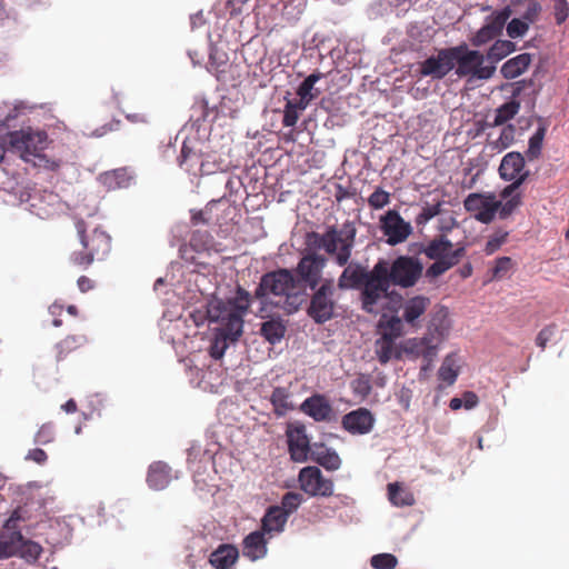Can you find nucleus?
I'll return each instance as SVG.
<instances>
[{"label": "nucleus", "mask_w": 569, "mask_h": 569, "mask_svg": "<svg viewBox=\"0 0 569 569\" xmlns=\"http://www.w3.org/2000/svg\"><path fill=\"white\" fill-rule=\"evenodd\" d=\"M353 393L365 399L371 392V383L368 377L360 376L351 382Z\"/></svg>", "instance_id": "5fc2aeb1"}, {"label": "nucleus", "mask_w": 569, "mask_h": 569, "mask_svg": "<svg viewBox=\"0 0 569 569\" xmlns=\"http://www.w3.org/2000/svg\"><path fill=\"white\" fill-rule=\"evenodd\" d=\"M376 355L382 365H386L393 357L397 358L399 355L395 348V339L381 336L376 342Z\"/></svg>", "instance_id": "a19ab883"}, {"label": "nucleus", "mask_w": 569, "mask_h": 569, "mask_svg": "<svg viewBox=\"0 0 569 569\" xmlns=\"http://www.w3.org/2000/svg\"><path fill=\"white\" fill-rule=\"evenodd\" d=\"M450 329L451 322L448 310L443 308L433 315L425 335L439 347V345L448 338Z\"/></svg>", "instance_id": "aec40b11"}, {"label": "nucleus", "mask_w": 569, "mask_h": 569, "mask_svg": "<svg viewBox=\"0 0 569 569\" xmlns=\"http://www.w3.org/2000/svg\"><path fill=\"white\" fill-rule=\"evenodd\" d=\"M516 50V44L509 40H497L488 50L486 58L489 64H496Z\"/></svg>", "instance_id": "e433bc0d"}, {"label": "nucleus", "mask_w": 569, "mask_h": 569, "mask_svg": "<svg viewBox=\"0 0 569 569\" xmlns=\"http://www.w3.org/2000/svg\"><path fill=\"white\" fill-rule=\"evenodd\" d=\"M520 110V102L517 100L508 101L496 109L495 116L491 122H488V127H500L513 119Z\"/></svg>", "instance_id": "f704fd0d"}, {"label": "nucleus", "mask_w": 569, "mask_h": 569, "mask_svg": "<svg viewBox=\"0 0 569 569\" xmlns=\"http://www.w3.org/2000/svg\"><path fill=\"white\" fill-rule=\"evenodd\" d=\"M298 481L300 489L310 497H330L333 493L332 480L326 478L318 467H303Z\"/></svg>", "instance_id": "4468645a"}, {"label": "nucleus", "mask_w": 569, "mask_h": 569, "mask_svg": "<svg viewBox=\"0 0 569 569\" xmlns=\"http://www.w3.org/2000/svg\"><path fill=\"white\" fill-rule=\"evenodd\" d=\"M288 520L280 507H270L262 518V532H281Z\"/></svg>", "instance_id": "2f4dec72"}, {"label": "nucleus", "mask_w": 569, "mask_h": 569, "mask_svg": "<svg viewBox=\"0 0 569 569\" xmlns=\"http://www.w3.org/2000/svg\"><path fill=\"white\" fill-rule=\"evenodd\" d=\"M171 468L162 462L156 461L149 466L147 473V483L153 490L164 489L171 481Z\"/></svg>", "instance_id": "b1692460"}, {"label": "nucleus", "mask_w": 569, "mask_h": 569, "mask_svg": "<svg viewBox=\"0 0 569 569\" xmlns=\"http://www.w3.org/2000/svg\"><path fill=\"white\" fill-rule=\"evenodd\" d=\"M516 128L513 124L502 127L498 138L488 142V148L497 153L508 149L515 141Z\"/></svg>", "instance_id": "58836bf2"}, {"label": "nucleus", "mask_w": 569, "mask_h": 569, "mask_svg": "<svg viewBox=\"0 0 569 569\" xmlns=\"http://www.w3.org/2000/svg\"><path fill=\"white\" fill-rule=\"evenodd\" d=\"M210 156L202 158V162L200 163L198 174H211L218 170H222L221 163H218L214 159L211 161Z\"/></svg>", "instance_id": "0e129e2a"}, {"label": "nucleus", "mask_w": 569, "mask_h": 569, "mask_svg": "<svg viewBox=\"0 0 569 569\" xmlns=\"http://www.w3.org/2000/svg\"><path fill=\"white\" fill-rule=\"evenodd\" d=\"M529 28V23L525 19H512L507 24V33L510 38H519L522 37Z\"/></svg>", "instance_id": "6e6d98bb"}, {"label": "nucleus", "mask_w": 569, "mask_h": 569, "mask_svg": "<svg viewBox=\"0 0 569 569\" xmlns=\"http://www.w3.org/2000/svg\"><path fill=\"white\" fill-rule=\"evenodd\" d=\"M379 326L382 329V337H388L390 339H397L407 332V323L400 313L390 317L383 313Z\"/></svg>", "instance_id": "7c9ffc66"}, {"label": "nucleus", "mask_w": 569, "mask_h": 569, "mask_svg": "<svg viewBox=\"0 0 569 569\" xmlns=\"http://www.w3.org/2000/svg\"><path fill=\"white\" fill-rule=\"evenodd\" d=\"M28 107L24 102L18 101L13 104L0 103V129L9 126V122L23 113Z\"/></svg>", "instance_id": "79ce46f5"}, {"label": "nucleus", "mask_w": 569, "mask_h": 569, "mask_svg": "<svg viewBox=\"0 0 569 569\" xmlns=\"http://www.w3.org/2000/svg\"><path fill=\"white\" fill-rule=\"evenodd\" d=\"M430 306V299L425 296H415L400 302L397 312L400 313L410 330L421 327L420 318Z\"/></svg>", "instance_id": "f3484780"}, {"label": "nucleus", "mask_w": 569, "mask_h": 569, "mask_svg": "<svg viewBox=\"0 0 569 569\" xmlns=\"http://www.w3.org/2000/svg\"><path fill=\"white\" fill-rule=\"evenodd\" d=\"M439 379L451 386L458 377L457 361L453 355L447 356L438 371Z\"/></svg>", "instance_id": "37998d69"}, {"label": "nucleus", "mask_w": 569, "mask_h": 569, "mask_svg": "<svg viewBox=\"0 0 569 569\" xmlns=\"http://www.w3.org/2000/svg\"><path fill=\"white\" fill-rule=\"evenodd\" d=\"M306 108L307 106L299 100H288L283 110V126L295 127L300 113L306 110Z\"/></svg>", "instance_id": "c03bdc74"}, {"label": "nucleus", "mask_w": 569, "mask_h": 569, "mask_svg": "<svg viewBox=\"0 0 569 569\" xmlns=\"http://www.w3.org/2000/svg\"><path fill=\"white\" fill-rule=\"evenodd\" d=\"M545 138V128L539 127L537 131L530 137L527 150V157L532 160L540 156L542 141Z\"/></svg>", "instance_id": "3c124183"}, {"label": "nucleus", "mask_w": 569, "mask_h": 569, "mask_svg": "<svg viewBox=\"0 0 569 569\" xmlns=\"http://www.w3.org/2000/svg\"><path fill=\"white\" fill-rule=\"evenodd\" d=\"M388 497L390 502L397 507L411 506L415 502L411 492L400 487L398 483L388 485Z\"/></svg>", "instance_id": "ea45409f"}, {"label": "nucleus", "mask_w": 569, "mask_h": 569, "mask_svg": "<svg viewBox=\"0 0 569 569\" xmlns=\"http://www.w3.org/2000/svg\"><path fill=\"white\" fill-rule=\"evenodd\" d=\"M501 201L492 193L473 192L463 201L466 211L482 223H490L495 219Z\"/></svg>", "instance_id": "ddd939ff"}, {"label": "nucleus", "mask_w": 569, "mask_h": 569, "mask_svg": "<svg viewBox=\"0 0 569 569\" xmlns=\"http://www.w3.org/2000/svg\"><path fill=\"white\" fill-rule=\"evenodd\" d=\"M76 229L80 238V242L84 250L97 259H102L111 249V238L104 232L96 228L91 236L86 234V223L81 219L76 220Z\"/></svg>", "instance_id": "2eb2a0df"}, {"label": "nucleus", "mask_w": 569, "mask_h": 569, "mask_svg": "<svg viewBox=\"0 0 569 569\" xmlns=\"http://www.w3.org/2000/svg\"><path fill=\"white\" fill-rule=\"evenodd\" d=\"M333 279H325L313 290L308 307V315L316 323H325L336 313L337 299Z\"/></svg>", "instance_id": "0eeeda50"}, {"label": "nucleus", "mask_w": 569, "mask_h": 569, "mask_svg": "<svg viewBox=\"0 0 569 569\" xmlns=\"http://www.w3.org/2000/svg\"><path fill=\"white\" fill-rule=\"evenodd\" d=\"M194 142L189 139L183 141L178 162L187 172L197 176L203 156L196 150Z\"/></svg>", "instance_id": "393cba45"}, {"label": "nucleus", "mask_w": 569, "mask_h": 569, "mask_svg": "<svg viewBox=\"0 0 569 569\" xmlns=\"http://www.w3.org/2000/svg\"><path fill=\"white\" fill-rule=\"evenodd\" d=\"M130 179L131 177L124 168L107 171L99 176V181L108 189L128 187Z\"/></svg>", "instance_id": "72a5a7b5"}, {"label": "nucleus", "mask_w": 569, "mask_h": 569, "mask_svg": "<svg viewBox=\"0 0 569 569\" xmlns=\"http://www.w3.org/2000/svg\"><path fill=\"white\" fill-rule=\"evenodd\" d=\"M499 174L503 180L511 181V184L506 187L501 193L502 198H507L518 189L528 177V171H525V159L522 154L519 152L507 153L500 162Z\"/></svg>", "instance_id": "f8f14e48"}, {"label": "nucleus", "mask_w": 569, "mask_h": 569, "mask_svg": "<svg viewBox=\"0 0 569 569\" xmlns=\"http://www.w3.org/2000/svg\"><path fill=\"white\" fill-rule=\"evenodd\" d=\"M214 331L216 336L210 346V355L214 359H220L224 355L229 342H234L238 339H231L229 336L223 335L222 330L220 329H214Z\"/></svg>", "instance_id": "49530a36"}, {"label": "nucleus", "mask_w": 569, "mask_h": 569, "mask_svg": "<svg viewBox=\"0 0 569 569\" xmlns=\"http://www.w3.org/2000/svg\"><path fill=\"white\" fill-rule=\"evenodd\" d=\"M385 264L390 283L402 288L416 284L423 270V266L418 259L407 256L398 257L391 264L385 261Z\"/></svg>", "instance_id": "9d476101"}, {"label": "nucleus", "mask_w": 569, "mask_h": 569, "mask_svg": "<svg viewBox=\"0 0 569 569\" xmlns=\"http://www.w3.org/2000/svg\"><path fill=\"white\" fill-rule=\"evenodd\" d=\"M438 346L428 336L408 339L405 343V352L415 357H422L430 363L437 356Z\"/></svg>", "instance_id": "412c9836"}, {"label": "nucleus", "mask_w": 569, "mask_h": 569, "mask_svg": "<svg viewBox=\"0 0 569 569\" xmlns=\"http://www.w3.org/2000/svg\"><path fill=\"white\" fill-rule=\"evenodd\" d=\"M455 266H457V263L433 260V263L427 269L426 274L429 278H437Z\"/></svg>", "instance_id": "13d9d810"}, {"label": "nucleus", "mask_w": 569, "mask_h": 569, "mask_svg": "<svg viewBox=\"0 0 569 569\" xmlns=\"http://www.w3.org/2000/svg\"><path fill=\"white\" fill-rule=\"evenodd\" d=\"M376 419L367 408H358L345 415L342 418L343 428L352 435H367L375 426Z\"/></svg>", "instance_id": "a211bd4d"}, {"label": "nucleus", "mask_w": 569, "mask_h": 569, "mask_svg": "<svg viewBox=\"0 0 569 569\" xmlns=\"http://www.w3.org/2000/svg\"><path fill=\"white\" fill-rule=\"evenodd\" d=\"M369 276L370 271H367L360 264L349 263L338 279V287L340 289L361 288Z\"/></svg>", "instance_id": "4be33fe9"}, {"label": "nucleus", "mask_w": 569, "mask_h": 569, "mask_svg": "<svg viewBox=\"0 0 569 569\" xmlns=\"http://www.w3.org/2000/svg\"><path fill=\"white\" fill-rule=\"evenodd\" d=\"M271 298L274 300H270V303L279 306L288 313H293L306 301L307 293L299 286L292 270L278 269L261 277L254 293V299L260 300L262 305Z\"/></svg>", "instance_id": "f03ea898"}, {"label": "nucleus", "mask_w": 569, "mask_h": 569, "mask_svg": "<svg viewBox=\"0 0 569 569\" xmlns=\"http://www.w3.org/2000/svg\"><path fill=\"white\" fill-rule=\"evenodd\" d=\"M227 62V56L222 52H218L214 48H210L209 52V70L219 71L220 67Z\"/></svg>", "instance_id": "680f3d73"}, {"label": "nucleus", "mask_w": 569, "mask_h": 569, "mask_svg": "<svg viewBox=\"0 0 569 569\" xmlns=\"http://www.w3.org/2000/svg\"><path fill=\"white\" fill-rule=\"evenodd\" d=\"M506 237H507V233L501 234V236H495V237L490 238L486 243L485 252L487 254L495 253L506 241Z\"/></svg>", "instance_id": "774afa93"}, {"label": "nucleus", "mask_w": 569, "mask_h": 569, "mask_svg": "<svg viewBox=\"0 0 569 569\" xmlns=\"http://www.w3.org/2000/svg\"><path fill=\"white\" fill-rule=\"evenodd\" d=\"M14 142L26 162L49 170L58 168L59 164L43 153L48 143V136L44 131H21Z\"/></svg>", "instance_id": "423d86ee"}, {"label": "nucleus", "mask_w": 569, "mask_h": 569, "mask_svg": "<svg viewBox=\"0 0 569 569\" xmlns=\"http://www.w3.org/2000/svg\"><path fill=\"white\" fill-rule=\"evenodd\" d=\"M270 401L278 416H283L293 409V405L290 401V392L287 388H274L270 396Z\"/></svg>", "instance_id": "4c0bfd02"}, {"label": "nucleus", "mask_w": 569, "mask_h": 569, "mask_svg": "<svg viewBox=\"0 0 569 569\" xmlns=\"http://www.w3.org/2000/svg\"><path fill=\"white\" fill-rule=\"evenodd\" d=\"M497 36L487 26H482L477 33L472 37L471 42L476 47L483 46L495 39Z\"/></svg>", "instance_id": "4d7b16f0"}, {"label": "nucleus", "mask_w": 569, "mask_h": 569, "mask_svg": "<svg viewBox=\"0 0 569 569\" xmlns=\"http://www.w3.org/2000/svg\"><path fill=\"white\" fill-rule=\"evenodd\" d=\"M328 259L315 250H308L292 269L296 280L299 281L302 290L307 288L315 290L323 282V269Z\"/></svg>", "instance_id": "6e6552de"}, {"label": "nucleus", "mask_w": 569, "mask_h": 569, "mask_svg": "<svg viewBox=\"0 0 569 569\" xmlns=\"http://www.w3.org/2000/svg\"><path fill=\"white\" fill-rule=\"evenodd\" d=\"M251 303L250 295L238 288L234 296L227 300L213 297L203 309L190 312V318L197 327L206 322L216 323L214 329L222 330L223 335L231 339H238L242 335L243 316Z\"/></svg>", "instance_id": "f257e3e1"}, {"label": "nucleus", "mask_w": 569, "mask_h": 569, "mask_svg": "<svg viewBox=\"0 0 569 569\" xmlns=\"http://www.w3.org/2000/svg\"><path fill=\"white\" fill-rule=\"evenodd\" d=\"M355 239L356 228L347 222L340 228L329 227L323 233L308 234V244L325 250L338 266L343 267L351 258Z\"/></svg>", "instance_id": "7ed1b4c3"}, {"label": "nucleus", "mask_w": 569, "mask_h": 569, "mask_svg": "<svg viewBox=\"0 0 569 569\" xmlns=\"http://www.w3.org/2000/svg\"><path fill=\"white\" fill-rule=\"evenodd\" d=\"M378 226L386 243L392 247L406 242L413 232L411 223L395 209L380 216Z\"/></svg>", "instance_id": "9b49d317"}, {"label": "nucleus", "mask_w": 569, "mask_h": 569, "mask_svg": "<svg viewBox=\"0 0 569 569\" xmlns=\"http://www.w3.org/2000/svg\"><path fill=\"white\" fill-rule=\"evenodd\" d=\"M510 9L505 8L499 11L492 12L487 19L485 26L489 27L496 36H499L510 17Z\"/></svg>", "instance_id": "a18cd8bd"}, {"label": "nucleus", "mask_w": 569, "mask_h": 569, "mask_svg": "<svg viewBox=\"0 0 569 569\" xmlns=\"http://www.w3.org/2000/svg\"><path fill=\"white\" fill-rule=\"evenodd\" d=\"M301 410L312 417L316 421H326L330 419L332 408L328 400L321 395H315L307 398L302 405Z\"/></svg>", "instance_id": "5701e85b"}, {"label": "nucleus", "mask_w": 569, "mask_h": 569, "mask_svg": "<svg viewBox=\"0 0 569 569\" xmlns=\"http://www.w3.org/2000/svg\"><path fill=\"white\" fill-rule=\"evenodd\" d=\"M290 457L296 462H305L311 455L309 439L302 427H296L287 431Z\"/></svg>", "instance_id": "6ab92c4d"}, {"label": "nucleus", "mask_w": 569, "mask_h": 569, "mask_svg": "<svg viewBox=\"0 0 569 569\" xmlns=\"http://www.w3.org/2000/svg\"><path fill=\"white\" fill-rule=\"evenodd\" d=\"M455 56L456 73L459 77H467L469 80L490 79L496 67L487 62V58L478 50H470L467 46L452 48Z\"/></svg>", "instance_id": "39448f33"}, {"label": "nucleus", "mask_w": 569, "mask_h": 569, "mask_svg": "<svg viewBox=\"0 0 569 569\" xmlns=\"http://www.w3.org/2000/svg\"><path fill=\"white\" fill-rule=\"evenodd\" d=\"M391 202V194L381 187H377L368 197V206L373 210H381Z\"/></svg>", "instance_id": "de8ad7c7"}, {"label": "nucleus", "mask_w": 569, "mask_h": 569, "mask_svg": "<svg viewBox=\"0 0 569 569\" xmlns=\"http://www.w3.org/2000/svg\"><path fill=\"white\" fill-rule=\"evenodd\" d=\"M418 253H423L430 260L459 263L466 254V247L462 243L453 244L445 234L435 237L425 242L417 243Z\"/></svg>", "instance_id": "1a4fd4ad"}, {"label": "nucleus", "mask_w": 569, "mask_h": 569, "mask_svg": "<svg viewBox=\"0 0 569 569\" xmlns=\"http://www.w3.org/2000/svg\"><path fill=\"white\" fill-rule=\"evenodd\" d=\"M532 61L530 53H520L509 60H507L500 69V72L505 79H515L521 76L530 66Z\"/></svg>", "instance_id": "c85d7f7f"}, {"label": "nucleus", "mask_w": 569, "mask_h": 569, "mask_svg": "<svg viewBox=\"0 0 569 569\" xmlns=\"http://www.w3.org/2000/svg\"><path fill=\"white\" fill-rule=\"evenodd\" d=\"M303 497L299 492L295 491H288L284 493L281 500V510L286 512V516L289 517L291 513H293L299 506L302 503Z\"/></svg>", "instance_id": "8fccbe9b"}, {"label": "nucleus", "mask_w": 569, "mask_h": 569, "mask_svg": "<svg viewBox=\"0 0 569 569\" xmlns=\"http://www.w3.org/2000/svg\"><path fill=\"white\" fill-rule=\"evenodd\" d=\"M260 332L269 343L276 345L284 337L286 326L280 319H270L262 323Z\"/></svg>", "instance_id": "c9c22d12"}, {"label": "nucleus", "mask_w": 569, "mask_h": 569, "mask_svg": "<svg viewBox=\"0 0 569 569\" xmlns=\"http://www.w3.org/2000/svg\"><path fill=\"white\" fill-rule=\"evenodd\" d=\"M322 78L320 72L309 74L299 86L297 94L299 101L307 107L309 103L320 94V90L315 84Z\"/></svg>", "instance_id": "473e14b6"}, {"label": "nucleus", "mask_w": 569, "mask_h": 569, "mask_svg": "<svg viewBox=\"0 0 569 569\" xmlns=\"http://www.w3.org/2000/svg\"><path fill=\"white\" fill-rule=\"evenodd\" d=\"M16 556L34 562L41 555L42 548L39 543L26 540L20 532H14Z\"/></svg>", "instance_id": "c756f323"}, {"label": "nucleus", "mask_w": 569, "mask_h": 569, "mask_svg": "<svg viewBox=\"0 0 569 569\" xmlns=\"http://www.w3.org/2000/svg\"><path fill=\"white\" fill-rule=\"evenodd\" d=\"M390 284L385 260H380L370 270L368 280L361 287L362 309L373 315L382 312L389 302L395 301L393 293L389 291Z\"/></svg>", "instance_id": "20e7f679"}, {"label": "nucleus", "mask_w": 569, "mask_h": 569, "mask_svg": "<svg viewBox=\"0 0 569 569\" xmlns=\"http://www.w3.org/2000/svg\"><path fill=\"white\" fill-rule=\"evenodd\" d=\"M455 67L452 48L442 49L420 63L419 72L422 77L432 79L443 78Z\"/></svg>", "instance_id": "dca6fc26"}, {"label": "nucleus", "mask_w": 569, "mask_h": 569, "mask_svg": "<svg viewBox=\"0 0 569 569\" xmlns=\"http://www.w3.org/2000/svg\"><path fill=\"white\" fill-rule=\"evenodd\" d=\"M370 563L375 569H393L398 560L391 553H378L371 557Z\"/></svg>", "instance_id": "603ef678"}, {"label": "nucleus", "mask_w": 569, "mask_h": 569, "mask_svg": "<svg viewBox=\"0 0 569 569\" xmlns=\"http://www.w3.org/2000/svg\"><path fill=\"white\" fill-rule=\"evenodd\" d=\"M311 459L325 469L335 471L341 466V459L337 451L322 443H315L311 448Z\"/></svg>", "instance_id": "a878e982"}, {"label": "nucleus", "mask_w": 569, "mask_h": 569, "mask_svg": "<svg viewBox=\"0 0 569 569\" xmlns=\"http://www.w3.org/2000/svg\"><path fill=\"white\" fill-rule=\"evenodd\" d=\"M568 4L566 0H555V17L558 24L566 21L568 17Z\"/></svg>", "instance_id": "338daca9"}, {"label": "nucleus", "mask_w": 569, "mask_h": 569, "mask_svg": "<svg viewBox=\"0 0 569 569\" xmlns=\"http://www.w3.org/2000/svg\"><path fill=\"white\" fill-rule=\"evenodd\" d=\"M556 332V326L550 325L545 327L537 336L536 343L541 349H545L547 343L551 340V338L555 336Z\"/></svg>", "instance_id": "69168bd1"}, {"label": "nucleus", "mask_w": 569, "mask_h": 569, "mask_svg": "<svg viewBox=\"0 0 569 569\" xmlns=\"http://www.w3.org/2000/svg\"><path fill=\"white\" fill-rule=\"evenodd\" d=\"M54 438V430L51 423L41 426L34 437V442L39 445H47Z\"/></svg>", "instance_id": "bf43d9fd"}, {"label": "nucleus", "mask_w": 569, "mask_h": 569, "mask_svg": "<svg viewBox=\"0 0 569 569\" xmlns=\"http://www.w3.org/2000/svg\"><path fill=\"white\" fill-rule=\"evenodd\" d=\"M238 549L231 545H221L210 555V563L214 569H231L238 559Z\"/></svg>", "instance_id": "cd10ccee"}, {"label": "nucleus", "mask_w": 569, "mask_h": 569, "mask_svg": "<svg viewBox=\"0 0 569 569\" xmlns=\"http://www.w3.org/2000/svg\"><path fill=\"white\" fill-rule=\"evenodd\" d=\"M14 533L9 539L0 540V559H7L16 556Z\"/></svg>", "instance_id": "052dcab7"}, {"label": "nucleus", "mask_w": 569, "mask_h": 569, "mask_svg": "<svg viewBox=\"0 0 569 569\" xmlns=\"http://www.w3.org/2000/svg\"><path fill=\"white\" fill-rule=\"evenodd\" d=\"M512 261L509 257H500L492 270L495 278H502L511 269Z\"/></svg>", "instance_id": "e2e57ef3"}, {"label": "nucleus", "mask_w": 569, "mask_h": 569, "mask_svg": "<svg viewBox=\"0 0 569 569\" xmlns=\"http://www.w3.org/2000/svg\"><path fill=\"white\" fill-rule=\"evenodd\" d=\"M442 202L438 201L436 203H426L419 214L416 217V224L419 227L426 226L431 219L437 217L441 212Z\"/></svg>", "instance_id": "09e8293b"}, {"label": "nucleus", "mask_w": 569, "mask_h": 569, "mask_svg": "<svg viewBox=\"0 0 569 569\" xmlns=\"http://www.w3.org/2000/svg\"><path fill=\"white\" fill-rule=\"evenodd\" d=\"M267 555V541L264 532L253 531L243 540V556L254 561Z\"/></svg>", "instance_id": "bb28decb"}, {"label": "nucleus", "mask_w": 569, "mask_h": 569, "mask_svg": "<svg viewBox=\"0 0 569 569\" xmlns=\"http://www.w3.org/2000/svg\"><path fill=\"white\" fill-rule=\"evenodd\" d=\"M190 244L197 251L208 250L212 246V237L208 232L196 231L190 238Z\"/></svg>", "instance_id": "864d4df0"}]
</instances>
